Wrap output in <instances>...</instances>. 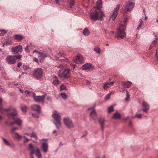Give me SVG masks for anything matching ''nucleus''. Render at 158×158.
Here are the masks:
<instances>
[{
	"instance_id": "obj_1",
	"label": "nucleus",
	"mask_w": 158,
	"mask_h": 158,
	"mask_svg": "<svg viewBox=\"0 0 158 158\" xmlns=\"http://www.w3.org/2000/svg\"><path fill=\"white\" fill-rule=\"evenodd\" d=\"M0 111L3 113L10 111L7 113V116L8 118L13 120H15V123L19 126H21L22 121L19 118H17L18 114L17 110L15 108L10 107L8 109H3L2 107H0Z\"/></svg>"
},
{
	"instance_id": "obj_2",
	"label": "nucleus",
	"mask_w": 158,
	"mask_h": 158,
	"mask_svg": "<svg viewBox=\"0 0 158 158\" xmlns=\"http://www.w3.org/2000/svg\"><path fill=\"white\" fill-rule=\"evenodd\" d=\"M105 16V14L101 10L95 9L94 11L91 12L90 15V18L94 21L103 20V18Z\"/></svg>"
},
{
	"instance_id": "obj_3",
	"label": "nucleus",
	"mask_w": 158,
	"mask_h": 158,
	"mask_svg": "<svg viewBox=\"0 0 158 158\" xmlns=\"http://www.w3.org/2000/svg\"><path fill=\"white\" fill-rule=\"evenodd\" d=\"M52 116L55 121L53 122V123L55 124L58 130H59L61 127L60 115L57 111H55L53 112Z\"/></svg>"
},
{
	"instance_id": "obj_4",
	"label": "nucleus",
	"mask_w": 158,
	"mask_h": 158,
	"mask_svg": "<svg viewBox=\"0 0 158 158\" xmlns=\"http://www.w3.org/2000/svg\"><path fill=\"white\" fill-rule=\"evenodd\" d=\"M135 4L134 0H129L128 2H126L123 5L122 9L125 12L131 11L134 8Z\"/></svg>"
},
{
	"instance_id": "obj_5",
	"label": "nucleus",
	"mask_w": 158,
	"mask_h": 158,
	"mask_svg": "<svg viewBox=\"0 0 158 158\" xmlns=\"http://www.w3.org/2000/svg\"><path fill=\"white\" fill-rule=\"evenodd\" d=\"M22 57L21 55L15 56H7L6 59V61L8 64H15L17 61V60L20 59Z\"/></svg>"
},
{
	"instance_id": "obj_6",
	"label": "nucleus",
	"mask_w": 158,
	"mask_h": 158,
	"mask_svg": "<svg viewBox=\"0 0 158 158\" xmlns=\"http://www.w3.org/2000/svg\"><path fill=\"white\" fill-rule=\"evenodd\" d=\"M43 70L41 68H37L33 71V77L37 80H40L43 76Z\"/></svg>"
},
{
	"instance_id": "obj_7",
	"label": "nucleus",
	"mask_w": 158,
	"mask_h": 158,
	"mask_svg": "<svg viewBox=\"0 0 158 158\" xmlns=\"http://www.w3.org/2000/svg\"><path fill=\"white\" fill-rule=\"evenodd\" d=\"M125 28V26L122 25V24L120 25L117 31V37L118 39V37L123 39L125 37L126 35V33L124 31Z\"/></svg>"
},
{
	"instance_id": "obj_8",
	"label": "nucleus",
	"mask_w": 158,
	"mask_h": 158,
	"mask_svg": "<svg viewBox=\"0 0 158 158\" xmlns=\"http://www.w3.org/2000/svg\"><path fill=\"white\" fill-rule=\"evenodd\" d=\"M64 123L66 127L69 129L73 128L74 127V125L72 121L68 118L63 119Z\"/></svg>"
},
{
	"instance_id": "obj_9",
	"label": "nucleus",
	"mask_w": 158,
	"mask_h": 158,
	"mask_svg": "<svg viewBox=\"0 0 158 158\" xmlns=\"http://www.w3.org/2000/svg\"><path fill=\"white\" fill-rule=\"evenodd\" d=\"M48 139H44L40 140V142H42L41 148L44 153H46L48 152V146L47 142Z\"/></svg>"
},
{
	"instance_id": "obj_10",
	"label": "nucleus",
	"mask_w": 158,
	"mask_h": 158,
	"mask_svg": "<svg viewBox=\"0 0 158 158\" xmlns=\"http://www.w3.org/2000/svg\"><path fill=\"white\" fill-rule=\"evenodd\" d=\"M95 106L96 105H94L93 107H90L88 109L89 110L91 111L90 112V117L94 121L96 120L97 118V114L94 109Z\"/></svg>"
},
{
	"instance_id": "obj_11",
	"label": "nucleus",
	"mask_w": 158,
	"mask_h": 158,
	"mask_svg": "<svg viewBox=\"0 0 158 158\" xmlns=\"http://www.w3.org/2000/svg\"><path fill=\"white\" fill-rule=\"evenodd\" d=\"M46 96L44 95L42 96H36L35 94H34L33 98L35 101L38 103H43Z\"/></svg>"
},
{
	"instance_id": "obj_12",
	"label": "nucleus",
	"mask_w": 158,
	"mask_h": 158,
	"mask_svg": "<svg viewBox=\"0 0 158 158\" xmlns=\"http://www.w3.org/2000/svg\"><path fill=\"white\" fill-rule=\"evenodd\" d=\"M59 76L61 77H64V78H68L70 77V73L69 69H67L64 70L62 73H60Z\"/></svg>"
},
{
	"instance_id": "obj_13",
	"label": "nucleus",
	"mask_w": 158,
	"mask_h": 158,
	"mask_svg": "<svg viewBox=\"0 0 158 158\" xmlns=\"http://www.w3.org/2000/svg\"><path fill=\"white\" fill-rule=\"evenodd\" d=\"M120 5H117L116 7L114 9L112 15L110 17V20L114 21L116 17L118 14V10L119 9Z\"/></svg>"
},
{
	"instance_id": "obj_14",
	"label": "nucleus",
	"mask_w": 158,
	"mask_h": 158,
	"mask_svg": "<svg viewBox=\"0 0 158 158\" xmlns=\"http://www.w3.org/2000/svg\"><path fill=\"white\" fill-rule=\"evenodd\" d=\"M11 50L14 54H16L18 53L19 52H22V47L21 45H19L15 48H12Z\"/></svg>"
},
{
	"instance_id": "obj_15",
	"label": "nucleus",
	"mask_w": 158,
	"mask_h": 158,
	"mask_svg": "<svg viewBox=\"0 0 158 158\" xmlns=\"http://www.w3.org/2000/svg\"><path fill=\"white\" fill-rule=\"evenodd\" d=\"M74 62L76 63H81L83 62V58L82 56L78 55L76 58L74 60Z\"/></svg>"
},
{
	"instance_id": "obj_16",
	"label": "nucleus",
	"mask_w": 158,
	"mask_h": 158,
	"mask_svg": "<svg viewBox=\"0 0 158 158\" xmlns=\"http://www.w3.org/2000/svg\"><path fill=\"white\" fill-rule=\"evenodd\" d=\"M98 122L100 125L102 130L103 131L104 129V124L106 122L105 119L104 118H100L98 119Z\"/></svg>"
},
{
	"instance_id": "obj_17",
	"label": "nucleus",
	"mask_w": 158,
	"mask_h": 158,
	"mask_svg": "<svg viewBox=\"0 0 158 158\" xmlns=\"http://www.w3.org/2000/svg\"><path fill=\"white\" fill-rule=\"evenodd\" d=\"M142 105L144 109H142L141 110L144 112H147V111L149 109V106L148 104L146 102H143Z\"/></svg>"
},
{
	"instance_id": "obj_18",
	"label": "nucleus",
	"mask_w": 158,
	"mask_h": 158,
	"mask_svg": "<svg viewBox=\"0 0 158 158\" xmlns=\"http://www.w3.org/2000/svg\"><path fill=\"white\" fill-rule=\"evenodd\" d=\"M28 150L30 152V155H33L35 152L33 145L31 143H30L28 146Z\"/></svg>"
},
{
	"instance_id": "obj_19",
	"label": "nucleus",
	"mask_w": 158,
	"mask_h": 158,
	"mask_svg": "<svg viewBox=\"0 0 158 158\" xmlns=\"http://www.w3.org/2000/svg\"><path fill=\"white\" fill-rule=\"evenodd\" d=\"M31 108L33 110L36 111L39 113H40L41 107L40 105L34 104L31 106Z\"/></svg>"
},
{
	"instance_id": "obj_20",
	"label": "nucleus",
	"mask_w": 158,
	"mask_h": 158,
	"mask_svg": "<svg viewBox=\"0 0 158 158\" xmlns=\"http://www.w3.org/2000/svg\"><path fill=\"white\" fill-rule=\"evenodd\" d=\"M92 67V64L91 63H86L82 66V69L84 70H90Z\"/></svg>"
},
{
	"instance_id": "obj_21",
	"label": "nucleus",
	"mask_w": 158,
	"mask_h": 158,
	"mask_svg": "<svg viewBox=\"0 0 158 158\" xmlns=\"http://www.w3.org/2000/svg\"><path fill=\"white\" fill-rule=\"evenodd\" d=\"M62 56V54H60V52L58 53L55 56V57H56V60H59L61 61H67L68 60V59L65 57H64L63 59H59V58L60 57Z\"/></svg>"
},
{
	"instance_id": "obj_22",
	"label": "nucleus",
	"mask_w": 158,
	"mask_h": 158,
	"mask_svg": "<svg viewBox=\"0 0 158 158\" xmlns=\"http://www.w3.org/2000/svg\"><path fill=\"white\" fill-rule=\"evenodd\" d=\"M131 84L132 82L129 81L126 82L123 81L122 82V85L124 88H128L130 87Z\"/></svg>"
},
{
	"instance_id": "obj_23",
	"label": "nucleus",
	"mask_w": 158,
	"mask_h": 158,
	"mask_svg": "<svg viewBox=\"0 0 158 158\" xmlns=\"http://www.w3.org/2000/svg\"><path fill=\"white\" fill-rule=\"evenodd\" d=\"M40 60V62H42L44 61V59L47 57V56L44 54L42 53V52H40L39 53V54L38 55Z\"/></svg>"
},
{
	"instance_id": "obj_24",
	"label": "nucleus",
	"mask_w": 158,
	"mask_h": 158,
	"mask_svg": "<svg viewBox=\"0 0 158 158\" xmlns=\"http://www.w3.org/2000/svg\"><path fill=\"white\" fill-rule=\"evenodd\" d=\"M102 0H98L97 2V7L96 9L101 10L102 8Z\"/></svg>"
},
{
	"instance_id": "obj_25",
	"label": "nucleus",
	"mask_w": 158,
	"mask_h": 158,
	"mask_svg": "<svg viewBox=\"0 0 158 158\" xmlns=\"http://www.w3.org/2000/svg\"><path fill=\"white\" fill-rule=\"evenodd\" d=\"M35 94L34 93L31 92H30L29 90H26L24 91V94L27 97H31L32 96V97H33L34 96V94Z\"/></svg>"
},
{
	"instance_id": "obj_26",
	"label": "nucleus",
	"mask_w": 158,
	"mask_h": 158,
	"mask_svg": "<svg viewBox=\"0 0 158 158\" xmlns=\"http://www.w3.org/2000/svg\"><path fill=\"white\" fill-rule=\"evenodd\" d=\"M35 153L36 156L38 158H42V155L40 150L38 148H36Z\"/></svg>"
},
{
	"instance_id": "obj_27",
	"label": "nucleus",
	"mask_w": 158,
	"mask_h": 158,
	"mask_svg": "<svg viewBox=\"0 0 158 158\" xmlns=\"http://www.w3.org/2000/svg\"><path fill=\"white\" fill-rule=\"evenodd\" d=\"M14 38L15 40L20 41L24 39V37L21 35L16 34L14 36Z\"/></svg>"
},
{
	"instance_id": "obj_28",
	"label": "nucleus",
	"mask_w": 158,
	"mask_h": 158,
	"mask_svg": "<svg viewBox=\"0 0 158 158\" xmlns=\"http://www.w3.org/2000/svg\"><path fill=\"white\" fill-rule=\"evenodd\" d=\"M121 116V114L118 112H116L113 115L112 118L115 119H119Z\"/></svg>"
},
{
	"instance_id": "obj_29",
	"label": "nucleus",
	"mask_w": 158,
	"mask_h": 158,
	"mask_svg": "<svg viewBox=\"0 0 158 158\" xmlns=\"http://www.w3.org/2000/svg\"><path fill=\"white\" fill-rule=\"evenodd\" d=\"M54 80L53 81L52 83L54 85H56L59 84V81L58 80L56 76H55L53 77Z\"/></svg>"
},
{
	"instance_id": "obj_30",
	"label": "nucleus",
	"mask_w": 158,
	"mask_h": 158,
	"mask_svg": "<svg viewBox=\"0 0 158 158\" xmlns=\"http://www.w3.org/2000/svg\"><path fill=\"white\" fill-rule=\"evenodd\" d=\"M83 33L84 35L88 36L89 35L90 32L88 29L87 27H86L83 30Z\"/></svg>"
},
{
	"instance_id": "obj_31",
	"label": "nucleus",
	"mask_w": 158,
	"mask_h": 158,
	"mask_svg": "<svg viewBox=\"0 0 158 158\" xmlns=\"http://www.w3.org/2000/svg\"><path fill=\"white\" fill-rule=\"evenodd\" d=\"M94 51L98 54L101 53L100 48L98 47H95L93 49Z\"/></svg>"
},
{
	"instance_id": "obj_32",
	"label": "nucleus",
	"mask_w": 158,
	"mask_h": 158,
	"mask_svg": "<svg viewBox=\"0 0 158 158\" xmlns=\"http://www.w3.org/2000/svg\"><path fill=\"white\" fill-rule=\"evenodd\" d=\"M15 139L18 140H20L22 138V136L20 135L17 132L15 133Z\"/></svg>"
},
{
	"instance_id": "obj_33",
	"label": "nucleus",
	"mask_w": 158,
	"mask_h": 158,
	"mask_svg": "<svg viewBox=\"0 0 158 158\" xmlns=\"http://www.w3.org/2000/svg\"><path fill=\"white\" fill-rule=\"evenodd\" d=\"M113 107L114 106H111L108 107V113H110L114 111Z\"/></svg>"
},
{
	"instance_id": "obj_34",
	"label": "nucleus",
	"mask_w": 158,
	"mask_h": 158,
	"mask_svg": "<svg viewBox=\"0 0 158 158\" xmlns=\"http://www.w3.org/2000/svg\"><path fill=\"white\" fill-rule=\"evenodd\" d=\"M74 4V0H70L69 2V7L70 8H72Z\"/></svg>"
},
{
	"instance_id": "obj_35",
	"label": "nucleus",
	"mask_w": 158,
	"mask_h": 158,
	"mask_svg": "<svg viewBox=\"0 0 158 158\" xmlns=\"http://www.w3.org/2000/svg\"><path fill=\"white\" fill-rule=\"evenodd\" d=\"M60 95L62 98L64 99L65 100L67 99V96L65 93H62L60 94Z\"/></svg>"
},
{
	"instance_id": "obj_36",
	"label": "nucleus",
	"mask_w": 158,
	"mask_h": 158,
	"mask_svg": "<svg viewBox=\"0 0 158 158\" xmlns=\"http://www.w3.org/2000/svg\"><path fill=\"white\" fill-rule=\"evenodd\" d=\"M31 137L35 138L36 139H38V137L36 135V134L34 132H32L31 134Z\"/></svg>"
},
{
	"instance_id": "obj_37",
	"label": "nucleus",
	"mask_w": 158,
	"mask_h": 158,
	"mask_svg": "<svg viewBox=\"0 0 158 158\" xmlns=\"http://www.w3.org/2000/svg\"><path fill=\"white\" fill-rule=\"evenodd\" d=\"M7 33V31L4 30H0V35L2 36Z\"/></svg>"
},
{
	"instance_id": "obj_38",
	"label": "nucleus",
	"mask_w": 158,
	"mask_h": 158,
	"mask_svg": "<svg viewBox=\"0 0 158 158\" xmlns=\"http://www.w3.org/2000/svg\"><path fill=\"white\" fill-rule=\"evenodd\" d=\"M2 140L5 143L7 146H10V144L9 142V141L6 140V139H5L3 137L2 138Z\"/></svg>"
},
{
	"instance_id": "obj_39",
	"label": "nucleus",
	"mask_w": 158,
	"mask_h": 158,
	"mask_svg": "<svg viewBox=\"0 0 158 158\" xmlns=\"http://www.w3.org/2000/svg\"><path fill=\"white\" fill-rule=\"evenodd\" d=\"M21 109L23 112H26L27 110V107L25 106H21Z\"/></svg>"
},
{
	"instance_id": "obj_40",
	"label": "nucleus",
	"mask_w": 158,
	"mask_h": 158,
	"mask_svg": "<svg viewBox=\"0 0 158 158\" xmlns=\"http://www.w3.org/2000/svg\"><path fill=\"white\" fill-rule=\"evenodd\" d=\"M126 91L127 96L126 98H125V100H127L129 98L130 95H129V93L128 92L127 90L124 89V90H123V91Z\"/></svg>"
},
{
	"instance_id": "obj_41",
	"label": "nucleus",
	"mask_w": 158,
	"mask_h": 158,
	"mask_svg": "<svg viewBox=\"0 0 158 158\" xmlns=\"http://www.w3.org/2000/svg\"><path fill=\"white\" fill-rule=\"evenodd\" d=\"M139 23L138 27L137 28V30H138L141 27L143 23V22L141 19H139Z\"/></svg>"
},
{
	"instance_id": "obj_42",
	"label": "nucleus",
	"mask_w": 158,
	"mask_h": 158,
	"mask_svg": "<svg viewBox=\"0 0 158 158\" xmlns=\"http://www.w3.org/2000/svg\"><path fill=\"white\" fill-rule=\"evenodd\" d=\"M108 82L104 84L103 88L104 89H106L110 86V85H108Z\"/></svg>"
},
{
	"instance_id": "obj_43",
	"label": "nucleus",
	"mask_w": 158,
	"mask_h": 158,
	"mask_svg": "<svg viewBox=\"0 0 158 158\" xmlns=\"http://www.w3.org/2000/svg\"><path fill=\"white\" fill-rule=\"evenodd\" d=\"M60 89L61 90H67V89L65 86L64 85H62L60 86Z\"/></svg>"
},
{
	"instance_id": "obj_44",
	"label": "nucleus",
	"mask_w": 158,
	"mask_h": 158,
	"mask_svg": "<svg viewBox=\"0 0 158 158\" xmlns=\"http://www.w3.org/2000/svg\"><path fill=\"white\" fill-rule=\"evenodd\" d=\"M17 129H18V128H17L14 127L11 129V130L10 131V132L11 133H14L15 131V130H16Z\"/></svg>"
},
{
	"instance_id": "obj_45",
	"label": "nucleus",
	"mask_w": 158,
	"mask_h": 158,
	"mask_svg": "<svg viewBox=\"0 0 158 158\" xmlns=\"http://www.w3.org/2000/svg\"><path fill=\"white\" fill-rule=\"evenodd\" d=\"M142 115L141 114H136L135 117H137L138 118H140L142 117Z\"/></svg>"
},
{
	"instance_id": "obj_46",
	"label": "nucleus",
	"mask_w": 158,
	"mask_h": 158,
	"mask_svg": "<svg viewBox=\"0 0 158 158\" xmlns=\"http://www.w3.org/2000/svg\"><path fill=\"white\" fill-rule=\"evenodd\" d=\"M110 94H108L106 97V100L109 99L110 97Z\"/></svg>"
},
{
	"instance_id": "obj_47",
	"label": "nucleus",
	"mask_w": 158,
	"mask_h": 158,
	"mask_svg": "<svg viewBox=\"0 0 158 158\" xmlns=\"http://www.w3.org/2000/svg\"><path fill=\"white\" fill-rule=\"evenodd\" d=\"M23 68L24 69L26 70H27L29 68V67L28 66L25 65H23Z\"/></svg>"
},
{
	"instance_id": "obj_48",
	"label": "nucleus",
	"mask_w": 158,
	"mask_h": 158,
	"mask_svg": "<svg viewBox=\"0 0 158 158\" xmlns=\"http://www.w3.org/2000/svg\"><path fill=\"white\" fill-rule=\"evenodd\" d=\"M13 121H14V122H11L9 123V125L10 126L13 125L15 124H17V123H15V120H13Z\"/></svg>"
},
{
	"instance_id": "obj_49",
	"label": "nucleus",
	"mask_w": 158,
	"mask_h": 158,
	"mask_svg": "<svg viewBox=\"0 0 158 158\" xmlns=\"http://www.w3.org/2000/svg\"><path fill=\"white\" fill-rule=\"evenodd\" d=\"M32 114V116L35 117L37 118L39 117V115L36 113Z\"/></svg>"
},
{
	"instance_id": "obj_50",
	"label": "nucleus",
	"mask_w": 158,
	"mask_h": 158,
	"mask_svg": "<svg viewBox=\"0 0 158 158\" xmlns=\"http://www.w3.org/2000/svg\"><path fill=\"white\" fill-rule=\"evenodd\" d=\"M22 65V63L21 62H19L17 64V66L18 67H19Z\"/></svg>"
},
{
	"instance_id": "obj_51",
	"label": "nucleus",
	"mask_w": 158,
	"mask_h": 158,
	"mask_svg": "<svg viewBox=\"0 0 158 158\" xmlns=\"http://www.w3.org/2000/svg\"><path fill=\"white\" fill-rule=\"evenodd\" d=\"M24 137L25 138V139L24 141V142H26L29 141V139L24 136Z\"/></svg>"
},
{
	"instance_id": "obj_52",
	"label": "nucleus",
	"mask_w": 158,
	"mask_h": 158,
	"mask_svg": "<svg viewBox=\"0 0 158 158\" xmlns=\"http://www.w3.org/2000/svg\"><path fill=\"white\" fill-rule=\"evenodd\" d=\"M127 19H125V20H124L123 21V22L124 23V25H124V26H125V27H126V23L127 22Z\"/></svg>"
},
{
	"instance_id": "obj_53",
	"label": "nucleus",
	"mask_w": 158,
	"mask_h": 158,
	"mask_svg": "<svg viewBox=\"0 0 158 158\" xmlns=\"http://www.w3.org/2000/svg\"><path fill=\"white\" fill-rule=\"evenodd\" d=\"M33 52L34 53H35V52H36L37 53V54L38 55L39 54V53H40V52H39V51H37V50H34L33 51Z\"/></svg>"
},
{
	"instance_id": "obj_54",
	"label": "nucleus",
	"mask_w": 158,
	"mask_h": 158,
	"mask_svg": "<svg viewBox=\"0 0 158 158\" xmlns=\"http://www.w3.org/2000/svg\"><path fill=\"white\" fill-rule=\"evenodd\" d=\"M70 65L71 66L73 67V69H74L76 66L75 64L71 63L70 64Z\"/></svg>"
},
{
	"instance_id": "obj_55",
	"label": "nucleus",
	"mask_w": 158,
	"mask_h": 158,
	"mask_svg": "<svg viewBox=\"0 0 158 158\" xmlns=\"http://www.w3.org/2000/svg\"><path fill=\"white\" fill-rule=\"evenodd\" d=\"M114 32V31H110V32H108V34H110V35H111L112 36Z\"/></svg>"
},
{
	"instance_id": "obj_56",
	"label": "nucleus",
	"mask_w": 158,
	"mask_h": 158,
	"mask_svg": "<svg viewBox=\"0 0 158 158\" xmlns=\"http://www.w3.org/2000/svg\"><path fill=\"white\" fill-rule=\"evenodd\" d=\"M129 127H133V125L131 121H130L129 122Z\"/></svg>"
},
{
	"instance_id": "obj_57",
	"label": "nucleus",
	"mask_w": 158,
	"mask_h": 158,
	"mask_svg": "<svg viewBox=\"0 0 158 158\" xmlns=\"http://www.w3.org/2000/svg\"><path fill=\"white\" fill-rule=\"evenodd\" d=\"M108 85L109 84V85H110V86H111V85H113L114 83V81H111L110 82H108Z\"/></svg>"
},
{
	"instance_id": "obj_58",
	"label": "nucleus",
	"mask_w": 158,
	"mask_h": 158,
	"mask_svg": "<svg viewBox=\"0 0 158 158\" xmlns=\"http://www.w3.org/2000/svg\"><path fill=\"white\" fill-rule=\"evenodd\" d=\"M19 90L20 91V92L22 94H24V91L23 90L21 89H19Z\"/></svg>"
},
{
	"instance_id": "obj_59",
	"label": "nucleus",
	"mask_w": 158,
	"mask_h": 158,
	"mask_svg": "<svg viewBox=\"0 0 158 158\" xmlns=\"http://www.w3.org/2000/svg\"><path fill=\"white\" fill-rule=\"evenodd\" d=\"M33 60L34 61H35L36 63L38 62V61L37 59L35 58H34Z\"/></svg>"
},
{
	"instance_id": "obj_60",
	"label": "nucleus",
	"mask_w": 158,
	"mask_h": 158,
	"mask_svg": "<svg viewBox=\"0 0 158 158\" xmlns=\"http://www.w3.org/2000/svg\"><path fill=\"white\" fill-rule=\"evenodd\" d=\"M57 67L61 69L63 67V66L61 65H60L58 66Z\"/></svg>"
},
{
	"instance_id": "obj_61",
	"label": "nucleus",
	"mask_w": 158,
	"mask_h": 158,
	"mask_svg": "<svg viewBox=\"0 0 158 158\" xmlns=\"http://www.w3.org/2000/svg\"><path fill=\"white\" fill-rule=\"evenodd\" d=\"M157 50H156V59L157 60H158V56L157 55Z\"/></svg>"
},
{
	"instance_id": "obj_62",
	"label": "nucleus",
	"mask_w": 158,
	"mask_h": 158,
	"mask_svg": "<svg viewBox=\"0 0 158 158\" xmlns=\"http://www.w3.org/2000/svg\"><path fill=\"white\" fill-rule=\"evenodd\" d=\"M152 44H154V45H155V44L156 43V40H154L152 42Z\"/></svg>"
},
{
	"instance_id": "obj_63",
	"label": "nucleus",
	"mask_w": 158,
	"mask_h": 158,
	"mask_svg": "<svg viewBox=\"0 0 158 158\" xmlns=\"http://www.w3.org/2000/svg\"><path fill=\"white\" fill-rule=\"evenodd\" d=\"M85 133H86V134H84V135H82L81 136V138H82V137H84L85 136H86V135L87 134V133H87V132L86 131V132H85Z\"/></svg>"
},
{
	"instance_id": "obj_64",
	"label": "nucleus",
	"mask_w": 158,
	"mask_h": 158,
	"mask_svg": "<svg viewBox=\"0 0 158 158\" xmlns=\"http://www.w3.org/2000/svg\"><path fill=\"white\" fill-rule=\"evenodd\" d=\"M2 99L1 97H0V105L2 104Z\"/></svg>"
}]
</instances>
